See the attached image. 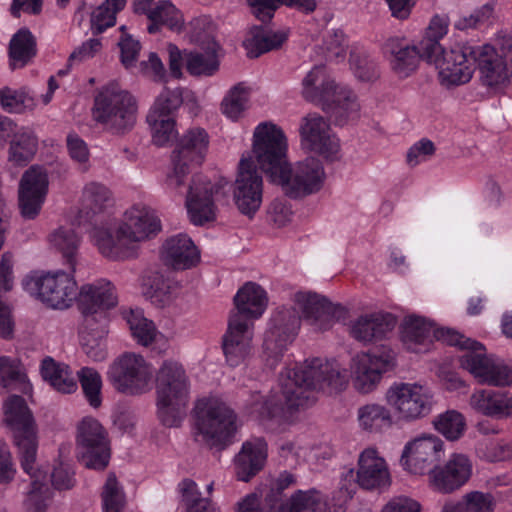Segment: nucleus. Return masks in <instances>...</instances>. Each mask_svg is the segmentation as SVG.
Here are the masks:
<instances>
[{
    "instance_id": "f03ea898",
    "label": "nucleus",
    "mask_w": 512,
    "mask_h": 512,
    "mask_svg": "<svg viewBox=\"0 0 512 512\" xmlns=\"http://www.w3.org/2000/svg\"><path fill=\"white\" fill-rule=\"evenodd\" d=\"M254 148L259 169L290 198L302 199L319 193L324 187L326 173L319 160L307 157L294 164L288 163L287 137L277 124L265 121L254 128Z\"/></svg>"
},
{
    "instance_id": "79ce46f5",
    "label": "nucleus",
    "mask_w": 512,
    "mask_h": 512,
    "mask_svg": "<svg viewBox=\"0 0 512 512\" xmlns=\"http://www.w3.org/2000/svg\"><path fill=\"white\" fill-rule=\"evenodd\" d=\"M107 324L104 323H84L81 331V344L85 354L93 361L100 362L107 357V348L105 337L107 335Z\"/></svg>"
},
{
    "instance_id": "20e7f679",
    "label": "nucleus",
    "mask_w": 512,
    "mask_h": 512,
    "mask_svg": "<svg viewBox=\"0 0 512 512\" xmlns=\"http://www.w3.org/2000/svg\"><path fill=\"white\" fill-rule=\"evenodd\" d=\"M161 220L150 206L136 203L125 210L121 220L94 224L88 232L97 251L106 259L125 261L139 255L140 245L160 233Z\"/></svg>"
},
{
    "instance_id": "a19ab883",
    "label": "nucleus",
    "mask_w": 512,
    "mask_h": 512,
    "mask_svg": "<svg viewBox=\"0 0 512 512\" xmlns=\"http://www.w3.org/2000/svg\"><path fill=\"white\" fill-rule=\"evenodd\" d=\"M284 31H265L261 27H254L243 42L247 55L256 58L263 53L278 49L287 40Z\"/></svg>"
},
{
    "instance_id": "69168bd1",
    "label": "nucleus",
    "mask_w": 512,
    "mask_h": 512,
    "mask_svg": "<svg viewBox=\"0 0 512 512\" xmlns=\"http://www.w3.org/2000/svg\"><path fill=\"white\" fill-rule=\"evenodd\" d=\"M182 102L183 97L181 88L177 87L170 89L165 87L156 98L149 111L172 115V112L177 110L181 106Z\"/></svg>"
},
{
    "instance_id": "423d86ee",
    "label": "nucleus",
    "mask_w": 512,
    "mask_h": 512,
    "mask_svg": "<svg viewBox=\"0 0 512 512\" xmlns=\"http://www.w3.org/2000/svg\"><path fill=\"white\" fill-rule=\"evenodd\" d=\"M444 342L465 350L460 357V365L481 384L508 386L512 384V366L486 353L482 343L467 338L455 330L442 333Z\"/></svg>"
},
{
    "instance_id": "ddd939ff",
    "label": "nucleus",
    "mask_w": 512,
    "mask_h": 512,
    "mask_svg": "<svg viewBox=\"0 0 512 512\" xmlns=\"http://www.w3.org/2000/svg\"><path fill=\"white\" fill-rule=\"evenodd\" d=\"M106 376L117 392L139 396L152 390L154 367L141 354L125 352L111 362Z\"/></svg>"
},
{
    "instance_id": "09e8293b",
    "label": "nucleus",
    "mask_w": 512,
    "mask_h": 512,
    "mask_svg": "<svg viewBox=\"0 0 512 512\" xmlns=\"http://www.w3.org/2000/svg\"><path fill=\"white\" fill-rule=\"evenodd\" d=\"M146 120L155 145L164 146L177 137L178 131L172 115L149 111Z\"/></svg>"
},
{
    "instance_id": "473e14b6",
    "label": "nucleus",
    "mask_w": 512,
    "mask_h": 512,
    "mask_svg": "<svg viewBox=\"0 0 512 512\" xmlns=\"http://www.w3.org/2000/svg\"><path fill=\"white\" fill-rule=\"evenodd\" d=\"M396 324L397 318L389 312L363 314L354 322V339L364 343L381 340L395 328Z\"/></svg>"
},
{
    "instance_id": "864d4df0",
    "label": "nucleus",
    "mask_w": 512,
    "mask_h": 512,
    "mask_svg": "<svg viewBox=\"0 0 512 512\" xmlns=\"http://www.w3.org/2000/svg\"><path fill=\"white\" fill-rule=\"evenodd\" d=\"M127 0H105L90 15L93 33H102L116 24L117 14L124 9Z\"/></svg>"
},
{
    "instance_id": "dca6fc26",
    "label": "nucleus",
    "mask_w": 512,
    "mask_h": 512,
    "mask_svg": "<svg viewBox=\"0 0 512 512\" xmlns=\"http://www.w3.org/2000/svg\"><path fill=\"white\" fill-rule=\"evenodd\" d=\"M231 185L225 178H219L214 183L204 176L193 177L189 185L186 207L191 222L202 225L215 219V202L227 201Z\"/></svg>"
},
{
    "instance_id": "c756f323",
    "label": "nucleus",
    "mask_w": 512,
    "mask_h": 512,
    "mask_svg": "<svg viewBox=\"0 0 512 512\" xmlns=\"http://www.w3.org/2000/svg\"><path fill=\"white\" fill-rule=\"evenodd\" d=\"M357 484L365 490L387 487L391 483L386 461L373 448L365 449L358 458Z\"/></svg>"
},
{
    "instance_id": "6ab92c4d",
    "label": "nucleus",
    "mask_w": 512,
    "mask_h": 512,
    "mask_svg": "<svg viewBox=\"0 0 512 512\" xmlns=\"http://www.w3.org/2000/svg\"><path fill=\"white\" fill-rule=\"evenodd\" d=\"M299 136L300 146L305 152L327 161L340 158V141L328 121L318 113H309L301 119Z\"/></svg>"
},
{
    "instance_id": "72a5a7b5",
    "label": "nucleus",
    "mask_w": 512,
    "mask_h": 512,
    "mask_svg": "<svg viewBox=\"0 0 512 512\" xmlns=\"http://www.w3.org/2000/svg\"><path fill=\"white\" fill-rule=\"evenodd\" d=\"M236 312L231 315H240V319L249 322L260 318L268 306L266 291L254 282L245 283L234 296Z\"/></svg>"
},
{
    "instance_id": "13d9d810",
    "label": "nucleus",
    "mask_w": 512,
    "mask_h": 512,
    "mask_svg": "<svg viewBox=\"0 0 512 512\" xmlns=\"http://www.w3.org/2000/svg\"><path fill=\"white\" fill-rule=\"evenodd\" d=\"M360 427L368 431H378L390 426L392 417L387 408L380 404H367L358 409Z\"/></svg>"
},
{
    "instance_id": "aec40b11",
    "label": "nucleus",
    "mask_w": 512,
    "mask_h": 512,
    "mask_svg": "<svg viewBox=\"0 0 512 512\" xmlns=\"http://www.w3.org/2000/svg\"><path fill=\"white\" fill-rule=\"evenodd\" d=\"M386 401L405 421L427 416L433 407V395L417 383L395 382L386 392Z\"/></svg>"
},
{
    "instance_id": "58836bf2",
    "label": "nucleus",
    "mask_w": 512,
    "mask_h": 512,
    "mask_svg": "<svg viewBox=\"0 0 512 512\" xmlns=\"http://www.w3.org/2000/svg\"><path fill=\"white\" fill-rule=\"evenodd\" d=\"M37 54V41L27 28L19 29L9 42V61L12 69L28 65Z\"/></svg>"
},
{
    "instance_id": "bb28decb",
    "label": "nucleus",
    "mask_w": 512,
    "mask_h": 512,
    "mask_svg": "<svg viewBox=\"0 0 512 512\" xmlns=\"http://www.w3.org/2000/svg\"><path fill=\"white\" fill-rule=\"evenodd\" d=\"M268 445L263 438L243 442L240 451L233 458V469L237 480L249 482L266 465Z\"/></svg>"
},
{
    "instance_id": "49530a36",
    "label": "nucleus",
    "mask_w": 512,
    "mask_h": 512,
    "mask_svg": "<svg viewBox=\"0 0 512 512\" xmlns=\"http://www.w3.org/2000/svg\"><path fill=\"white\" fill-rule=\"evenodd\" d=\"M218 45L212 44L204 52H189L186 55V69L193 76L209 77L219 69Z\"/></svg>"
},
{
    "instance_id": "4be33fe9",
    "label": "nucleus",
    "mask_w": 512,
    "mask_h": 512,
    "mask_svg": "<svg viewBox=\"0 0 512 512\" xmlns=\"http://www.w3.org/2000/svg\"><path fill=\"white\" fill-rule=\"evenodd\" d=\"M444 443L436 435H423L409 441L403 449L401 463L413 474L428 473L444 457Z\"/></svg>"
},
{
    "instance_id": "8fccbe9b",
    "label": "nucleus",
    "mask_w": 512,
    "mask_h": 512,
    "mask_svg": "<svg viewBox=\"0 0 512 512\" xmlns=\"http://www.w3.org/2000/svg\"><path fill=\"white\" fill-rule=\"evenodd\" d=\"M448 26L449 19L446 15H435L430 20L423 38L419 41L425 59L433 54L443 52L440 40L447 34Z\"/></svg>"
},
{
    "instance_id": "6e6552de",
    "label": "nucleus",
    "mask_w": 512,
    "mask_h": 512,
    "mask_svg": "<svg viewBox=\"0 0 512 512\" xmlns=\"http://www.w3.org/2000/svg\"><path fill=\"white\" fill-rule=\"evenodd\" d=\"M302 95L318 103L336 125L347 123L350 115V91L330 76L323 65H315L302 79Z\"/></svg>"
},
{
    "instance_id": "e2e57ef3",
    "label": "nucleus",
    "mask_w": 512,
    "mask_h": 512,
    "mask_svg": "<svg viewBox=\"0 0 512 512\" xmlns=\"http://www.w3.org/2000/svg\"><path fill=\"white\" fill-rule=\"evenodd\" d=\"M215 30L216 25L208 15L198 16L189 23L190 40L199 45H206V48L216 44L214 41Z\"/></svg>"
},
{
    "instance_id": "f8f14e48",
    "label": "nucleus",
    "mask_w": 512,
    "mask_h": 512,
    "mask_svg": "<svg viewBox=\"0 0 512 512\" xmlns=\"http://www.w3.org/2000/svg\"><path fill=\"white\" fill-rule=\"evenodd\" d=\"M481 84L494 92L512 85V34L500 32L495 45L474 47Z\"/></svg>"
},
{
    "instance_id": "6e6d98bb",
    "label": "nucleus",
    "mask_w": 512,
    "mask_h": 512,
    "mask_svg": "<svg viewBox=\"0 0 512 512\" xmlns=\"http://www.w3.org/2000/svg\"><path fill=\"white\" fill-rule=\"evenodd\" d=\"M181 500L187 512H220L208 498L201 497L198 485L191 479H184L178 485Z\"/></svg>"
},
{
    "instance_id": "e433bc0d",
    "label": "nucleus",
    "mask_w": 512,
    "mask_h": 512,
    "mask_svg": "<svg viewBox=\"0 0 512 512\" xmlns=\"http://www.w3.org/2000/svg\"><path fill=\"white\" fill-rule=\"evenodd\" d=\"M179 282L160 272L150 275L143 284L144 296L155 306L167 307L178 296Z\"/></svg>"
},
{
    "instance_id": "393cba45",
    "label": "nucleus",
    "mask_w": 512,
    "mask_h": 512,
    "mask_svg": "<svg viewBox=\"0 0 512 512\" xmlns=\"http://www.w3.org/2000/svg\"><path fill=\"white\" fill-rule=\"evenodd\" d=\"M45 169L31 166L22 176L19 186V207L26 219H34L40 212L48 192Z\"/></svg>"
},
{
    "instance_id": "39448f33",
    "label": "nucleus",
    "mask_w": 512,
    "mask_h": 512,
    "mask_svg": "<svg viewBox=\"0 0 512 512\" xmlns=\"http://www.w3.org/2000/svg\"><path fill=\"white\" fill-rule=\"evenodd\" d=\"M157 415L167 427H178L187 415L190 382L183 366L165 360L154 374Z\"/></svg>"
},
{
    "instance_id": "2eb2a0df",
    "label": "nucleus",
    "mask_w": 512,
    "mask_h": 512,
    "mask_svg": "<svg viewBox=\"0 0 512 512\" xmlns=\"http://www.w3.org/2000/svg\"><path fill=\"white\" fill-rule=\"evenodd\" d=\"M259 159L254 148L245 151L239 160L235 181L233 184V200L238 210L246 215L253 216L260 208L263 197V178L257 171Z\"/></svg>"
},
{
    "instance_id": "052dcab7",
    "label": "nucleus",
    "mask_w": 512,
    "mask_h": 512,
    "mask_svg": "<svg viewBox=\"0 0 512 512\" xmlns=\"http://www.w3.org/2000/svg\"><path fill=\"white\" fill-rule=\"evenodd\" d=\"M84 396L89 405L99 408L102 403V377L94 368L83 367L77 372Z\"/></svg>"
},
{
    "instance_id": "f3484780",
    "label": "nucleus",
    "mask_w": 512,
    "mask_h": 512,
    "mask_svg": "<svg viewBox=\"0 0 512 512\" xmlns=\"http://www.w3.org/2000/svg\"><path fill=\"white\" fill-rule=\"evenodd\" d=\"M76 444L80 462L89 469L102 470L110 459L107 430L94 417H83L77 424Z\"/></svg>"
},
{
    "instance_id": "5fc2aeb1",
    "label": "nucleus",
    "mask_w": 512,
    "mask_h": 512,
    "mask_svg": "<svg viewBox=\"0 0 512 512\" xmlns=\"http://www.w3.org/2000/svg\"><path fill=\"white\" fill-rule=\"evenodd\" d=\"M454 512H494L496 499L489 492L473 490L465 493L457 503H447Z\"/></svg>"
},
{
    "instance_id": "774afa93",
    "label": "nucleus",
    "mask_w": 512,
    "mask_h": 512,
    "mask_svg": "<svg viewBox=\"0 0 512 512\" xmlns=\"http://www.w3.org/2000/svg\"><path fill=\"white\" fill-rule=\"evenodd\" d=\"M435 151L434 143L427 138H422L408 149L406 162L410 167H416L429 161L435 154Z\"/></svg>"
},
{
    "instance_id": "412c9836",
    "label": "nucleus",
    "mask_w": 512,
    "mask_h": 512,
    "mask_svg": "<svg viewBox=\"0 0 512 512\" xmlns=\"http://www.w3.org/2000/svg\"><path fill=\"white\" fill-rule=\"evenodd\" d=\"M438 70L444 85H461L469 82L474 72V46L456 44L450 50L433 54L425 59Z\"/></svg>"
},
{
    "instance_id": "603ef678",
    "label": "nucleus",
    "mask_w": 512,
    "mask_h": 512,
    "mask_svg": "<svg viewBox=\"0 0 512 512\" xmlns=\"http://www.w3.org/2000/svg\"><path fill=\"white\" fill-rule=\"evenodd\" d=\"M124 317L137 343L148 346L156 339L158 331L154 323L144 316L141 309H131L125 313Z\"/></svg>"
},
{
    "instance_id": "c03bdc74",
    "label": "nucleus",
    "mask_w": 512,
    "mask_h": 512,
    "mask_svg": "<svg viewBox=\"0 0 512 512\" xmlns=\"http://www.w3.org/2000/svg\"><path fill=\"white\" fill-rule=\"evenodd\" d=\"M48 241L54 250L61 253L63 258L72 266L80 246L81 238L71 226H60L50 233Z\"/></svg>"
},
{
    "instance_id": "0eeeda50",
    "label": "nucleus",
    "mask_w": 512,
    "mask_h": 512,
    "mask_svg": "<svg viewBox=\"0 0 512 512\" xmlns=\"http://www.w3.org/2000/svg\"><path fill=\"white\" fill-rule=\"evenodd\" d=\"M193 436L210 448H224L236 431V414L217 395L204 396L195 405Z\"/></svg>"
},
{
    "instance_id": "f704fd0d",
    "label": "nucleus",
    "mask_w": 512,
    "mask_h": 512,
    "mask_svg": "<svg viewBox=\"0 0 512 512\" xmlns=\"http://www.w3.org/2000/svg\"><path fill=\"white\" fill-rule=\"evenodd\" d=\"M137 14L145 15L150 24L147 30L150 34L159 31L161 26H166L173 31H181L184 27L182 12L169 0L143 5V10H134Z\"/></svg>"
},
{
    "instance_id": "de8ad7c7",
    "label": "nucleus",
    "mask_w": 512,
    "mask_h": 512,
    "mask_svg": "<svg viewBox=\"0 0 512 512\" xmlns=\"http://www.w3.org/2000/svg\"><path fill=\"white\" fill-rule=\"evenodd\" d=\"M0 384L5 388L18 389L24 394L32 391V386L17 359L0 357Z\"/></svg>"
},
{
    "instance_id": "4d7b16f0",
    "label": "nucleus",
    "mask_w": 512,
    "mask_h": 512,
    "mask_svg": "<svg viewBox=\"0 0 512 512\" xmlns=\"http://www.w3.org/2000/svg\"><path fill=\"white\" fill-rule=\"evenodd\" d=\"M435 430L449 441L460 439L466 430L465 417L456 410L437 415L432 422Z\"/></svg>"
},
{
    "instance_id": "b1692460",
    "label": "nucleus",
    "mask_w": 512,
    "mask_h": 512,
    "mask_svg": "<svg viewBox=\"0 0 512 512\" xmlns=\"http://www.w3.org/2000/svg\"><path fill=\"white\" fill-rule=\"evenodd\" d=\"M472 471V462L465 454L453 453L444 465L430 471L429 485L437 492L452 493L470 480Z\"/></svg>"
},
{
    "instance_id": "cd10ccee",
    "label": "nucleus",
    "mask_w": 512,
    "mask_h": 512,
    "mask_svg": "<svg viewBox=\"0 0 512 512\" xmlns=\"http://www.w3.org/2000/svg\"><path fill=\"white\" fill-rule=\"evenodd\" d=\"M383 51L392 71L400 78L410 76L416 71L420 59L425 60L420 44L411 45L404 38L388 39L383 46Z\"/></svg>"
},
{
    "instance_id": "338daca9",
    "label": "nucleus",
    "mask_w": 512,
    "mask_h": 512,
    "mask_svg": "<svg viewBox=\"0 0 512 512\" xmlns=\"http://www.w3.org/2000/svg\"><path fill=\"white\" fill-rule=\"evenodd\" d=\"M67 151L70 158L86 171L89 167L90 152L86 142L75 133H70L66 139Z\"/></svg>"
},
{
    "instance_id": "680f3d73",
    "label": "nucleus",
    "mask_w": 512,
    "mask_h": 512,
    "mask_svg": "<svg viewBox=\"0 0 512 512\" xmlns=\"http://www.w3.org/2000/svg\"><path fill=\"white\" fill-rule=\"evenodd\" d=\"M103 512H123L126 496L114 474H110L101 493Z\"/></svg>"
},
{
    "instance_id": "3c124183",
    "label": "nucleus",
    "mask_w": 512,
    "mask_h": 512,
    "mask_svg": "<svg viewBox=\"0 0 512 512\" xmlns=\"http://www.w3.org/2000/svg\"><path fill=\"white\" fill-rule=\"evenodd\" d=\"M38 141L32 131L21 130L10 144L9 160L18 166L26 165L37 151Z\"/></svg>"
},
{
    "instance_id": "4c0bfd02",
    "label": "nucleus",
    "mask_w": 512,
    "mask_h": 512,
    "mask_svg": "<svg viewBox=\"0 0 512 512\" xmlns=\"http://www.w3.org/2000/svg\"><path fill=\"white\" fill-rule=\"evenodd\" d=\"M112 194L108 187L96 181L88 182L84 185L80 204L82 210L71 218L72 226H80L83 224V217L81 213L84 211L87 215L89 213L96 214L104 210L111 202Z\"/></svg>"
},
{
    "instance_id": "a878e982",
    "label": "nucleus",
    "mask_w": 512,
    "mask_h": 512,
    "mask_svg": "<svg viewBox=\"0 0 512 512\" xmlns=\"http://www.w3.org/2000/svg\"><path fill=\"white\" fill-rule=\"evenodd\" d=\"M448 329L436 330L433 322L416 315L406 316L400 325L403 346L413 353H425L431 348L434 338L444 342L442 333Z\"/></svg>"
},
{
    "instance_id": "5701e85b",
    "label": "nucleus",
    "mask_w": 512,
    "mask_h": 512,
    "mask_svg": "<svg viewBox=\"0 0 512 512\" xmlns=\"http://www.w3.org/2000/svg\"><path fill=\"white\" fill-rule=\"evenodd\" d=\"M253 330V322L240 319V315H230L222 342L225 359L230 366H239L252 354Z\"/></svg>"
},
{
    "instance_id": "37998d69",
    "label": "nucleus",
    "mask_w": 512,
    "mask_h": 512,
    "mask_svg": "<svg viewBox=\"0 0 512 512\" xmlns=\"http://www.w3.org/2000/svg\"><path fill=\"white\" fill-rule=\"evenodd\" d=\"M252 13L259 20L269 21L280 6L297 9L310 14L317 8L316 0H247Z\"/></svg>"
},
{
    "instance_id": "bf43d9fd",
    "label": "nucleus",
    "mask_w": 512,
    "mask_h": 512,
    "mask_svg": "<svg viewBox=\"0 0 512 512\" xmlns=\"http://www.w3.org/2000/svg\"><path fill=\"white\" fill-rule=\"evenodd\" d=\"M36 105L35 98L26 88L16 90L4 87L0 89V106L8 112L22 113L34 109Z\"/></svg>"
},
{
    "instance_id": "a211bd4d",
    "label": "nucleus",
    "mask_w": 512,
    "mask_h": 512,
    "mask_svg": "<svg viewBox=\"0 0 512 512\" xmlns=\"http://www.w3.org/2000/svg\"><path fill=\"white\" fill-rule=\"evenodd\" d=\"M76 302L84 323L108 322V311L119 302L115 285L104 278L85 283L77 290Z\"/></svg>"
},
{
    "instance_id": "1a4fd4ad",
    "label": "nucleus",
    "mask_w": 512,
    "mask_h": 512,
    "mask_svg": "<svg viewBox=\"0 0 512 512\" xmlns=\"http://www.w3.org/2000/svg\"><path fill=\"white\" fill-rule=\"evenodd\" d=\"M3 422L12 434L22 470L30 473L37 458L38 428L22 397L11 395L3 402Z\"/></svg>"
},
{
    "instance_id": "4468645a",
    "label": "nucleus",
    "mask_w": 512,
    "mask_h": 512,
    "mask_svg": "<svg viewBox=\"0 0 512 512\" xmlns=\"http://www.w3.org/2000/svg\"><path fill=\"white\" fill-rule=\"evenodd\" d=\"M209 144L208 133L200 127L188 129L181 136L172 152V170L166 179L168 188L178 191L184 185L191 170L204 162Z\"/></svg>"
},
{
    "instance_id": "7c9ffc66",
    "label": "nucleus",
    "mask_w": 512,
    "mask_h": 512,
    "mask_svg": "<svg viewBox=\"0 0 512 512\" xmlns=\"http://www.w3.org/2000/svg\"><path fill=\"white\" fill-rule=\"evenodd\" d=\"M392 358L372 353L358 355L354 388L370 393L379 384L382 374L392 367Z\"/></svg>"
},
{
    "instance_id": "9d476101",
    "label": "nucleus",
    "mask_w": 512,
    "mask_h": 512,
    "mask_svg": "<svg viewBox=\"0 0 512 512\" xmlns=\"http://www.w3.org/2000/svg\"><path fill=\"white\" fill-rule=\"evenodd\" d=\"M21 285L30 296L54 310H66L76 301L78 286L73 272L31 271L24 276Z\"/></svg>"
},
{
    "instance_id": "c9c22d12",
    "label": "nucleus",
    "mask_w": 512,
    "mask_h": 512,
    "mask_svg": "<svg viewBox=\"0 0 512 512\" xmlns=\"http://www.w3.org/2000/svg\"><path fill=\"white\" fill-rule=\"evenodd\" d=\"M31 479V488L22 504L23 512H46L52 497L47 483V470L38 465L37 459L32 463V469L25 472Z\"/></svg>"
},
{
    "instance_id": "f257e3e1",
    "label": "nucleus",
    "mask_w": 512,
    "mask_h": 512,
    "mask_svg": "<svg viewBox=\"0 0 512 512\" xmlns=\"http://www.w3.org/2000/svg\"><path fill=\"white\" fill-rule=\"evenodd\" d=\"M280 393L262 396L256 392L251 395L248 413L261 421L280 418L290 421L293 415L309 408L316 402V390L325 387L330 392H339L348 386L347 369L333 361L312 359L303 365L286 368L279 378Z\"/></svg>"
},
{
    "instance_id": "2f4dec72",
    "label": "nucleus",
    "mask_w": 512,
    "mask_h": 512,
    "mask_svg": "<svg viewBox=\"0 0 512 512\" xmlns=\"http://www.w3.org/2000/svg\"><path fill=\"white\" fill-rule=\"evenodd\" d=\"M470 407L484 416L512 417V394L493 389L475 390L469 400Z\"/></svg>"
},
{
    "instance_id": "ea45409f",
    "label": "nucleus",
    "mask_w": 512,
    "mask_h": 512,
    "mask_svg": "<svg viewBox=\"0 0 512 512\" xmlns=\"http://www.w3.org/2000/svg\"><path fill=\"white\" fill-rule=\"evenodd\" d=\"M40 372L43 379L60 393H73L78 388L77 381L69 366L56 362L51 357L43 359Z\"/></svg>"
},
{
    "instance_id": "a18cd8bd",
    "label": "nucleus",
    "mask_w": 512,
    "mask_h": 512,
    "mask_svg": "<svg viewBox=\"0 0 512 512\" xmlns=\"http://www.w3.org/2000/svg\"><path fill=\"white\" fill-rule=\"evenodd\" d=\"M251 89L245 83L234 85L221 102V112L231 121L239 120L249 105Z\"/></svg>"
},
{
    "instance_id": "9b49d317",
    "label": "nucleus",
    "mask_w": 512,
    "mask_h": 512,
    "mask_svg": "<svg viewBox=\"0 0 512 512\" xmlns=\"http://www.w3.org/2000/svg\"><path fill=\"white\" fill-rule=\"evenodd\" d=\"M92 117L107 131L124 134L131 130L136 123V99L130 92L117 84H109L96 94Z\"/></svg>"
},
{
    "instance_id": "0e129e2a",
    "label": "nucleus",
    "mask_w": 512,
    "mask_h": 512,
    "mask_svg": "<svg viewBox=\"0 0 512 512\" xmlns=\"http://www.w3.org/2000/svg\"><path fill=\"white\" fill-rule=\"evenodd\" d=\"M378 78L376 62L365 51L358 52L354 58V79L361 83H372Z\"/></svg>"
},
{
    "instance_id": "7ed1b4c3",
    "label": "nucleus",
    "mask_w": 512,
    "mask_h": 512,
    "mask_svg": "<svg viewBox=\"0 0 512 512\" xmlns=\"http://www.w3.org/2000/svg\"><path fill=\"white\" fill-rule=\"evenodd\" d=\"M349 312L339 304L310 291H299L293 296V307L281 308L272 316L265 332L263 350L266 364L274 368L283 351L293 341L303 319L313 330L325 331L335 322H345Z\"/></svg>"
},
{
    "instance_id": "c85d7f7f",
    "label": "nucleus",
    "mask_w": 512,
    "mask_h": 512,
    "mask_svg": "<svg viewBox=\"0 0 512 512\" xmlns=\"http://www.w3.org/2000/svg\"><path fill=\"white\" fill-rule=\"evenodd\" d=\"M161 261L173 270H186L194 267L200 260V253L187 234L168 237L160 248Z\"/></svg>"
}]
</instances>
